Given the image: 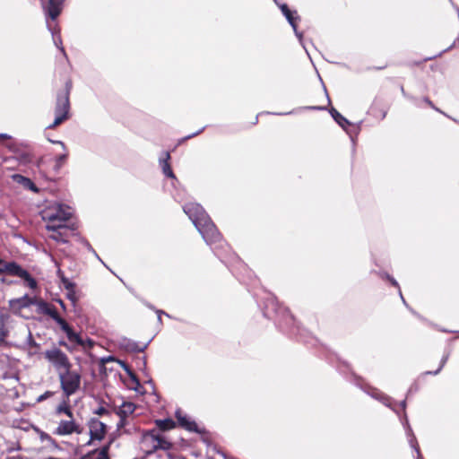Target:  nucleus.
I'll return each mask as SVG.
<instances>
[{
  "label": "nucleus",
  "mask_w": 459,
  "mask_h": 459,
  "mask_svg": "<svg viewBox=\"0 0 459 459\" xmlns=\"http://www.w3.org/2000/svg\"><path fill=\"white\" fill-rule=\"evenodd\" d=\"M41 217L46 222V230L51 232L48 235L49 238L62 243L68 241V231L71 228L66 223L72 217L69 207L55 204L44 209L41 212Z\"/></svg>",
  "instance_id": "nucleus-1"
},
{
  "label": "nucleus",
  "mask_w": 459,
  "mask_h": 459,
  "mask_svg": "<svg viewBox=\"0 0 459 459\" xmlns=\"http://www.w3.org/2000/svg\"><path fill=\"white\" fill-rule=\"evenodd\" d=\"M73 89V81L69 75L64 76L55 87V120L48 126V129H55L71 117L70 93Z\"/></svg>",
  "instance_id": "nucleus-2"
},
{
  "label": "nucleus",
  "mask_w": 459,
  "mask_h": 459,
  "mask_svg": "<svg viewBox=\"0 0 459 459\" xmlns=\"http://www.w3.org/2000/svg\"><path fill=\"white\" fill-rule=\"evenodd\" d=\"M54 414L58 418L65 415V419H59L56 428L52 431L53 435L65 437L74 434L80 435L83 432V427L76 421L68 400L60 403L56 407Z\"/></svg>",
  "instance_id": "nucleus-3"
},
{
  "label": "nucleus",
  "mask_w": 459,
  "mask_h": 459,
  "mask_svg": "<svg viewBox=\"0 0 459 459\" xmlns=\"http://www.w3.org/2000/svg\"><path fill=\"white\" fill-rule=\"evenodd\" d=\"M58 377L61 389L66 398H69V396L79 390L81 385V375L78 372L72 370V368L60 371Z\"/></svg>",
  "instance_id": "nucleus-4"
},
{
  "label": "nucleus",
  "mask_w": 459,
  "mask_h": 459,
  "mask_svg": "<svg viewBox=\"0 0 459 459\" xmlns=\"http://www.w3.org/2000/svg\"><path fill=\"white\" fill-rule=\"evenodd\" d=\"M49 141L53 143L59 144L64 150V152L62 154L56 156L53 160L54 164L52 171H48L46 162L44 160H40L39 163L40 171L45 174L48 179L52 180L58 174L60 169L66 163L69 157V152L65 144L62 141H53L50 139Z\"/></svg>",
  "instance_id": "nucleus-5"
},
{
  "label": "nucleus",
  "mask_w": 459,
  "mask_h": 459,
  "mask_svg": "<svg viewBox=\"0 0 459 459\" xmlns=\"http://www.w3.org/2000/svg\"><path fill=\"white\" fill-rule=\"evenodd\" d=\"M195 228L209 245L218 243L222 238V235L209 215L199 222Z\"/></svg>",
  "instance_id": "nucleus-6"
},
{
  "label": "nucleus",
  "mask_w": 459,
  "mask_h": 459,
  "mask_svg": "<svg viewBox=\"0 0 459 459\" xmlns=\"http://www.w3.org/2000/svg\"><path fill=\"white\" fill-rule=\"evenodd\" d=\"M43 355L44 358L54 366L58 374L60 371L72 368V363L68 356L59 348L54 347L47 350L44 351Z\"/></svg>",
  "instance_id": "nucleus-7"
},
{
  "label": "nucleus",
  "mask_w": 459,
  "mask_h": 459,
  "mask_svg": "<svg viewBox=\"0 0 459 459\" xmlns=\"http://www.w3.org/2000/svg\"><path fill=\"white\" fill-rule=\"evenodd\" d=\"M17 276L23 279L30 289L37 287L36 280L31 277L28 271L24 270L21 265L15 262L4 261V274Z\"/></svg>",
  "instance_id": "nucleus-8"
},
{
  "label": "nucleus",
  "mask_w": 459,
  "mask_h": 459,
  "mask_svg": "<svg viewBox=\"0 0 459 459\" xmlns=\"http://www.w3.org/2000/svg\"><path fill=\"white\" fill-rule=\"evenodd\" d=\"M184 212L192 221L195 226L208 216L202 205L196 203H187L183 206Z\"/></svg>",
  "instance_id": "nucleus-9"
},
{
  "label": "nucleus",
  "mask_w": 459,
  "mask_h": 459,
  "mask_svg": "<svg viewBox=\"0 0 459 459\" xmlns=\"http://www.w3.org/2000/svg\"><path fill=\"white\" fill-rule=\"evenodd\" d=\"M91 440H102L107 433V426L99 419L92 418L88 422Z\"/></svg>",
  "instance_id": "nucleus-10"
},
{
  "label": "nucleus",
  "mask_w": 459,
  "mask_h": 459,
  "mask_svg": "<svg viewBox=\"0 0 459 459\" xmlns=\"http://www.w3.org/2000/svg\"><path fill=\"white\" fill-rule=\"evenodd\" d=\"M175 417L177 418L178 424L180 428L195 433H201V429L198 428L195 421L191 420L186 415L183 414L181 409H178L175 412Z\"/></svg>",
  "instance_id": "nucleus-11"
},
{
  "label": "nucleus",
  "mask_w": 459,
  "mask_h": 459,
  "mask_svg": "<svg viewBox=\"0 0 459 459\" xmlns=\"http://www.w3.org/2000/svg\"><path fill=\"white\" fill-rule=\"evenodd\" d=\"M56 322L58 324L62 331L65 333L67 339L71 342H74L80 346L84 345V342L82 337L73 330L71 325L63 317L60 316L56 320Z\"/></svg>",
  "instance_id": "nucleus-12"
},
{
  "label": "nucleus",
  "mask_w": 459,
  "mask_h": 459,
  "mask_svg": "<svg viewBox=\"0 0 459 459\" xmlns=\"http://www.w3.org/2000/svg\"><path fill=\"white\" fill-rule=\"evenodd\" d=\"M157 431L154 429L145 430L142 434V443L146 447L147 453H153L157 448L153 447L156 445Z\"/></svg>",
  "instance_id": "nucleus-13"
},
{
  "label": "nucleus",
  "mask_w": 459,
  "mask_h": 459,
  "mask_svg": "<svg viewBox=\"0 0 459 459\" xmlns=\"http://www.w3.org/2000/svg\"><path fill=\"white\" fill-rule=\"evenodd\" d=\"M65 0H48L46 6V14L52 20H56L63 10Z\"/></svg>",
  "instance_id": "nucleus-14"
},
{
  "label": "nucleus",
  "mask_w": 459,
  "mask_h": 459,
  "mask_svg": "<svg viewBox=\"0 0 459 459\" xmlns=\"http://www.w3.org/2000/svg\"><path fill=\"white\" fill-rule=\"evenodd\" d=\"M171 156L169 152H164V157L160 159V165L163 174L169 178L176 179V176L172 170L170 164Z\"/></svg>",
  "instance_id": "nucleus-15"
},
{
  "label": "nucleus",
  "mask_w": 459,
  "mask_h": 459,
  "mask_svg": "<svg viewBox=\"0 0 459 459\" xmlns=\"http://www.w3.org/2000/svg\"><path fill=\"white\" fill-rule=\"evenodd\" d=\"M11 315L8 312H0V343L4 342L9 334L8 323Z\"/></svg>",
  "instance_id": "nucleus-16"
},
{
  "label": "nucleus",
  "mask_w": 459,
  "mask_h": 459,
  "mask_svg": "<svg viewBox=\"0 0 459 459\" xmlns=\"http://www.w3.org/2000/svg\"><path fill=\"white\" fill-rule=\"evenodd\" d=\"M157 431V438L156 445H153V447L158 450L169 451L173 448L172 442L169 439V437L163 434L160 433L159 429H155Z\"/></svg>",
  "instance_id": "nucleus-17"
},
{
  "label": "nucleus",
  "mask_w": 459,
  "mask_h": 459,
  "mask_svg": "<svg viewBox=\"0 0 459 459\" xmlns=\"http://www.w3.org/2000/svg\"><path fill=\"white\" fill-rule=\"evenodd\" d=\"M155 428L153 429H159L160 433L165 434V432L174 429L177 427V422L170 418L164 420H155Z\"/></svg>",
  "instance_id": "nucleus-18"
},
{
  "label": "nucleus",
  "mask_w": 459,
  "mask_h": 459,
  "mask_svg": "<svg viewBox=\"0 0 459 459\" xmlns=\"http://www.w3.org/2000/svg\"><path fill=\"white\" fill-rule=\"evenodd\" d=\"M282 14L286 17L290 24L292 26L294 30H297V21L299 20V16L297 14V11H292L289 8L286 4L280 6Z\"/></svg>",
  "instance_id": "nucleus-19"
},
{
  "label": "nucleus",
  "mask_w": 459,
  "mask_h": 459,
  "mask_svg": "<svg viewBox=\"0 0 459 459\" xmlns=\"http://www.w3.org/2000/svg\"><path fill=\"white\" fill-rule=\"evenodd\" d=\"M12 178L15 183L22 186L25 189L31 190L34 193H39L38 187L29 178L21 174H14L12 176Z\"/></svg>",
  "instance_id": "nucleus-20"
},
{
  "label": "nucleus",
  "mask_w": 459,
  "mask_h": 459,
  "mask_svg": "<svg viewBox=\"0 0 459 459\" xmlns=\"http://www.w3.org/2000/svg\"><path fill=\"white\" fill-rule=\"evenodd\" d=\"M136 410V405L131 402H124L121 406L117 411V414L119 417H127L130 418L134 411Z\"/></svg>",
  "instance_id": "nucleus-21"
},
{
  "label": "nucleus",
  "mask_w": 459,
  "mask_h": 459,
  "mask_svg": "<svg viewBox=\"0 0 459 459\" xmlns=\"http://www.w3.org/2000/svg\"><path fill=\"white\" fill-rule=\"evenodd\" d=\"M40 308L44 314L48 315L55 321L60 317V315H59L56 307L52 304H48L45 301H42L40 303Z\"/></svg>",
  "instance_id": "nucleus-22"
},
{
  "label": "nucleus",
  "mask_w": 459,
  "mask_h": 459,
  "mask_svg": "<svg viewBox=\"0 0 459 459\" xmlns=\"http://www.w3.org/2000/svg\"><path fill=\"white\" fill-rule=\"evenodd\" d=\"M330 112H331L333 118L342 128H345L347 126L351 125L350 122L342 114H340L335 108H333Z\"/></svg>",
  "instance_id": "nucleus-23"
},
{
  "label": "nucleus",
  "mask_w": 459,
  "mask_h": 459,
  "mask_svg": "<svg viewBox=\"0 0 459 459\" xmlns=\"http://www.w3.org/2000/svg\"><path fill=\"white\" fill-rule=\"evenodd\" d=\"M129 419L127 417H119V421L117 422V429L119 431H123L125 433H131L129 429H126V426L129 424Z\"/></svg>",
  "instance_id": "nucleus-24"
},
{
  "label": "nucleus",
  "mask_w": 459,
  "mask_h": 459,
  "mask_svg": "<svg viewBox=\"0 0 459 459\" xmlns=\"http://www.w3.org/2000/svg\"><path fill=\"white\" fill-rule=\"evenodd\" d=\"M449 359V353H446L443 355L440 362H439V365L437 367V368L436 370H433V371H428L426 372V374H431V375H437L438 374L441 369L444 368V366L446 364L447 360Z\"/></svg>",
  "instance_id": "nucleus-25"
},
{
  "label": "nucleus",
  "mask_w": 459,
  "mask_h": 459,
  "mask_svg": "<svg viewBox=\"0 0 459 459\" xmlns=\"http://www.w3.org/2000/svg\"><path fill=\"white\" fill-rule=\"evenodd\" d=\"M270 303L273 307H275V313H282V315H287V316H290V317L292 318V316L290 314V310L287 308V307H281L279 304H278V301L277 300H274V299H271L270 300Z\"/></svg>",
  "instance_id": "nucleus-26"
},
{
  "label": "nucleus",
  "mask_w": 459,
  "mask_h": 459,
  "mask_svg": "<svg viewBox=\"0 0 459 459\" xmlns=\"http://www.w3.org/2000/svg\"><path fill=\"white\" fill-rule=\"evenodd\" d=\"M108 450H109L108 445L102 446L98 453L97 459H109Z\"/></svg>",
  "instance_id": "nucleus-27"
},
{
  "label": "nucleus",
  "mask_w": 459,
  "mask_h": 459,
  "mask_svg": "<svg viewBox=\"0 0 459 459\" xmlns=\"http://www.w3.org/2000/svg\"><path fill=\"white\" fill-rule=\"evenodd\" d=\"M75 289L76 288H73V289H67V293H66V297L68 299H70L74 304L77 302L78 300V298L76 296V291H75Z\"/></svg>",
  "instance_id": "nucleus-28"
},
{
  "label": "nucleus",
  "mask_w": 459,
  "mask_h": 459,
  "mask_svg": "<svg viewBox=\"0 0 459 459\" xmlns=\"http://www.w3.org/2000/svg\"><path fill=\"white\" fill-rule=\"evenodd\" d=\"M61 281L65 288V290L67 289H73V288H76V285L75 283L69 281V279H67L66 277H65L64 275L61 276Z\"/></svg>",
  "instance_id": "nucleus-29"
},
{
  "label": "nucleus",
  "mask_w": 459,
  "mask_h": 459,
  "mask_svg": "<svg viewBox=\"0 0 459 459\" xmlns=\"http://www.w3.org/2000/svg\"><path fill=\"white\" fill-rule=\"evenodd\" d=\"M95 414H98V415H106V414H108V411L101 406L100 408H98L95 411H94Z\"/></svg>",
  "instance_id": "nucleus-30"
},
{
  "label": "nucleus",
  "mask_w": 459,
  "mask_h": 459,
  "mask_svg": "<svg viewBox=\"0 0 459 459\" xmlns=\"http://www.w3.org/2000/svg\"><path fill=\"white\" fill-rule=\"evenodd\" d=\"M129 348L133 351H139V352L143 351V350H144V348L138 347V345L136 343L129 344Z\"/></svg>",
  "instance_id": "nucleus-31"
},
{
  "label": "nucleus",
  "mask_w": 459,
  "mask_h": 459,
  "mask_svg": "<svg viewBox=\"0 0 459 459\" xmlns=\"http://www.w3.org/2000/svg\"><path fill=\"white\" fill-rule=\"evenodd\" d=\"M385 278L390 281L394 287H399L398 282L389 274H385Z\"/></svg>",
  "instance_id": "nucleus-32"
},
{
  "label": "nucleus",
  "mask_w": 459,
  "mask_h": 459,
  "mask_svg": "<svg viewBox=\"0 0 459 459\" xmlns=\"http://www.w3.org/2000/svg\"><path fill=\"white\" fill-rule=\"evenodd\" d=\"M22 300H26V302H24V305H30V304H33V299L32 298H30L28 296H25Z\"/></svg>",
  "instance_id": "nucleus-33"
},
{
  "label": "nucleus",
  "mask_w": 459,
  "mask_h": 459,
  "mask_svg": "<svg viewBox=\"0 0 459 459\" xmlns=\"http://www.w3.org/2000/svg\"><path fill=\"white\" fill-rule=\"evenodd\" d=\"M130 377H131L132 381H134L136 384V385H140L139 380L135 374L130 372Z\"/></svg>",
  "instance_id": "nucleus-34"
},
{
  "label": "nucleus",
  "mask_w": 459,
  "mask_h": 459,
  "mask_svg": "<svg viewBox=\"0 0 459 459\" xmlns=\"http://www.w3.org/2000/svg\"><path fill=\"white\" fill-rule=\"evenodd\" d=\"M50 395H52V393L48 391L46 392L44 394L40 395L39 398V401H42L48 397H49Z\"/></svg>",
  "instance_id": "nucleus-35"
},
{
  "label": "nucleus",
  "mask_w": 459,
  "mask_h": 459,
  "mask_svg": "<svg viewBox=\"0 0 459 459\" xmlns=\"http://www.w3.org/2000/svg\"><path fill=\"white\" fill-rule=\"evenodd\" d=\"M4 274V260L0 258V275Z\"/></svg>",
  "instance_id": "nucleus-36"
},
{
  "label": "nucleus",
  "mask_w": 459,
  "mask_h": 459,
  "mask_svg": "<svg viewBox=\"0 0 459 459\" xmlns=\"http://www.w3.org/2000/svg\"><path fill=\"white\" fill-rule=\"evenodd\" d=\"M425 101L429 107L434 108V104L429 99L426 98Z\"/></svg>",
  "instance_id": "nucleus-37"
},
{
  "label": "nucleus",
  "mask_w": 459,
  "mask_h": 459,
  "mask_svg": "<svg viewBox=\"0 0 459 459\" xmlns=\"http://www.w3.org/2000/svg\"><path fill=\"white\" fill-rule=\"evenodd\" d=\"M60 50L62 51V53L64 54V56L66 57V53L65 51V48L63 47H60Z\"/></svg>",
  "instance_id": "nucleus-38"
},
{
  "label": "nucleus",
  "mask_w": 459,
  "mask_h": 459,
  "mask_svg": "<svg viewBox=\"0 0 459 459\" xmlns=\"http://www.w3.org/2000/svg\"><path fill=\"white\" fill-rule=\"evenodd\" d=\"M59 344L63 345V346H66V343L65 342H60Z\"/></svg>",
  "instance_id": "nucleus-39"
},
{
  "label": "nucleus",
  "mask_w": 459,
  "mask_h": 459,
  "mask_svg": "<svg viewBox=\"0 0 459 459\" xmlns=\"http://www.w3.org/2000/svg\"><path fill=\"white\" fill-rule=\"evenodd\" d=\"M422 62H417L415 65H420Z\"/></svg>",
  "instance_id": "nucleus-40"
}]
</instances>
